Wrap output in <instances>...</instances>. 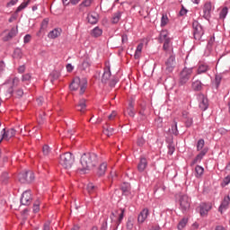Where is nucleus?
Returning <instances> with one entry per match:
<instances>
[{"instance_id": "nucleus-16", "label": "nucleus", "mask_w": 230, "mask_h": 230, "mask_svg": "<svg viewBox=\"0 0 230 230\" xmlns=\"http://www.w3.org/2000/svg\"><path fill=\"white\" fill-rule=\"evenodd\" d=\"M125 215V210H123L122 208H120L119 211L115 212V213H112L111 216V220H114V218L116 217H118V226H119L121 224V220H123V217Z\"/></svg>"}, {"instance_id": "nucleus-26", "label": "nucleus", "mask_w": 230, "mask_h": 230, "mask_svg": "<svg viewBox=\"0 0 230 230\" xmlns=\"http://www.w3.org/2000/svg\"><path fill=\"white\" fill-rule=\"evenodd\" d=\"M85 99H80L79 103L77 104V111L80 112H85L87 104H85Z\"/></svg>"}, {"instance_id": "nucleus-64", "label": "nucleus", "mask_w": 230, "mask_h": 230, "mask_svg": "<svg viewBox=\"0 0 230 230\" xmlns=\"http://www.w3.org/2000/svg\"><path fill=\"white\" fill-rule=\"evenodd\" d=\"M101 230H107V221H104L102 224Z\"/></svg>"}, {"instance_id": "nucleus-41", "label": "nucleus", "mask_w": 230, "mask_h": 230, "mask_svg": "<svg viewBox=\"0 0 230 230\" xmlns=\"http://www.w3.org/2000/svg\"><path fill=\"white\" fill-rule=\"evenodd\" d=\"M115 132V129L113 128H108L104 129L103 133L110 137V136H112Z\"/></svg>"}, {"instance_id": "nucleus-57", "label": "nucleus", "mask_w": 230, "mask_h": 230, "mask_svg": "<svg viewBox=\"0 0 230 230\" xmlns=\"http://www.w3.org/2000/svg\"><path fill=\"white\" fill-rule=\"evenodd\" d=\"M230 182V175L226 176L224 181H223V183H222V186H227V184H229Z\"/></svg>"}, {"instance_id": "nucleus-58", "label": "nucleus", "mask_w": 230, "mask_h": 230, "mask_svg": "<svg viewBox=\"0 0 230 230\" xmlns=\"http://www.w3.org/2000/svg\"><path fill=\"white\" fill-rule=\"evenodd\" d=\"M121 40H122V44H127L128 42V37L127 36V34H123L121 36Z\"/></svg>"}, {"instance_id": "nucleus-60", "label": "nucleus", "mask_w": 230, "mask_h": 230, "mask_svg": "<svg viewBox=\"0 0 230 230\" xmlns=\"http://www.w3.org/2000/svg\"><path fill=\"white\" fill-rule=\"evenodd\" d=\"M173 152H175V146H169V151H168L169 155H172Z\"/></svg>"}, {"instance_id": "nucleus-5", "label": "nucleus", "mask_w": 230, "mask_h": 230, "mask_svg": "<svg viewBox=\"0 0 230 230\" xmlns=\"http://www.w3.org/2000/svg\"><path fill=\"white\" fill-rule=\"evenodd\" d=\"M192 27H193V35H194L195 40H201L202 35H204V29H202V25H200L199 22L194 21L192 22Z\"/></svg>"}, {"instance_id": "nucleus-53", "label": "nucleus", "mask_w": 230, "mask_h": 230, "mask_svg": "<svg viewBox=\"0 0 230 230\" xmlns=\"http://www.w3.org/2000/svg\"><path fill=\"white\" fill-rule=\"evenodd\" d=\"M137 145V146H143V145H145V138H143V137H138Z\"/></svg>"}, {"instance_id": "nucleus-4", "label": "nucleus", "mask_w": 230, "mask_h": 230, "mask_svg": "<svg viewBox=\"0 0 230 230\" xmlns=\"http://www.w3.org/2000/svg\"><path fill=\"white\" fill-rule=\"evenodd\" d=\"M191 75H193V68L184 67L182 71L180 73L179 84L186 85V84L190 82V78H191Z\"/></svg>"}, {"instance_id": "nucleus-55", "label": "nucleus", "mask_w": 230, "mask_h": 230, "mask_svg": "<svg viewBox=\"0 0 230 230\" xmlns=\"http://www.w3.org/2000/svg\"><path fill=\"white\" fill-rule=\"evenodd\" d=\"M215 44V37H211L208 43V48H213V45Z\"/></svg>"}, {"instance_id": "nucleus-46", "label": "nucleus", "mask_w": 230, "mask_h": 230, "mask_svg": "<svg viewBox=\"0 0 230 230\" xmlns=\"http://www.w3.org/2000/svg\"><path fill=\"white\" fill-rule=\"evenodd\" d=\"M48 24H49V19L46 18L41 22L40 30H46V28H48Z\"/></svg>"}, {"instance_id": "nucleus-10", "label": "nucleus", "mask_w": 230, "mask_h": 230, "mask_svg": "<svg viewBox=\"0 0 230 230\" xmlns=\"http://www.w3.org/2000/svg\"><path fill=\"white\" fill-rule=\"evenodd\" d=\"M180 207L182 211H188L190 209V198L187 195H181L180 197Z\"/></svg>"}, {"instance_id": "nucleus-22", "label": "nucleus", "mask_w": 230, "mask_h": 230, "mask_svg": "<svg viewBox=\"0 0 230 230\" xmlns=\"http://www.w3.org/2000/svg\"><path fill=\"white\" fill-rule=\"evenodd\" d=\"M192 89L194 91H200L202 89V83L199 79L192 78Z\"/></svg>"}, {"instance_id": "nucleus-17", "label": "nucleus", "mask_w": 230, "mask_h": 230, "mask_svg": "<svg viewBox=\"0 0 230 230\" xmlns=\"http://www.w3.org/2000/svg\"><path fill=\"white\" fill-rule=\"evenodd\" d=\"M209 149L208 147H204L201 152L196 156V158L192 161L191 163V166H193V164H197V163H200L202 161V158L204 157V155H206L208 154V151Z\"/></svg>"}, {"instance_id": "nucleus-33", "label": "nucleus", "mask_w": 230, "mask_h": 230, "mask_svg": "<svg viewBox=\"0 0 230 230\" xmlns=\"http://www.w3.org/2000/svg\"><path fill=\"white\" fill-rule=\"evenodd\" d=\"M102 33H103V31H102V29H100L99 27H95L92 31L93 37H101Z\"/></svg>"}, {"instance_id": "nucleus-44", "label": "nucleus", "mask_w": 230, "mask_h": 230, "mask_svg": "<svg viewBox=\"0 0 230 230\" xmlns=\"http://www.w3.org/2000/svg\"><path fill=\"white\" fill-rule=\"evenodd\" d=\"M49 152H51V149L49 148V146L45 145L42 147V153L44 155H49Z\"/></svg>"}, {"instance_id": "nucleus-56", "label": "nucleus", "mask_w": 230, "mask_h": 230, "mask_svg": "<svg viewBox=\"0 0 230 230\" xmlns=\"http://www.w3.org/2000/svg\"><path fill=\"white\" fill-rule=\"evenodd\" d=\"M30 40H31V35H30V34L25 35L23 38L24 44H28V42H30Z\"/></svg>"}, {"instance_id": "nucleus-52", "label": "nucleus", "mask_w": 230, "mask_h": 230, "mask_svg": "<svg viewBox=\"0 0 230 230\" xmlns=\"http://www.w3.org/2000/svg\"><path fill=\"white\" fill-rule=\"evenodd\" d=\"M19 0H11L9 3L6 4V7L10 8L12 6H15V4H17Z\"/></svg>"}, {"instance_id": "nucleus-24", "label": "nucleus", "mask_w": 230, "mask_h": 230, "mask_svg": "<svg viewBox=\"0 0 230 230\" xmlns=\"http://www.w3.org/2000/svg\"><path fill=\"white\" fill-rule=\"evenodd\" d=\"M182 117L186 119L185 120V126L187 128H190L193 125V118L188 116V112H183Z\"/></svg>"}, {"instance_id": "nucleus-21", "label": "nucleus", "mask_w": 230, "mask_h": 230, "mask_svg": "<svg viewBox=\"0 0 230 230\" xmlns=\"http://www.w3.org/2000/svg\"><path fill=\"white\" fill-rule=\"evenodd\" d=\"M61 33H62V29L57 28V29H54L53 31H51L49 33L48 37H49V39H57L58 37H60Z\"/></svg>"}, {"instance_id": "nucleus-38", "label": "nucleus", "mask_w": 230, "mask_h": 230, "mask_svg": "<svg viewBox=\"0 0 230 230\" xmlns=\"http://www.w3.org/2000/svg\"><path fill=\"white\" fill-rule=\"evenodd\" d=\"M62 1L65 6H67V4H78L80 3V0H62Z\"/></svg>"}, {"instance_id": "nucleus-7", "label": "nucleus", "mask_w": 230, "mask_h": 230, "mask_svg": "<svg viewBox=\"0 0 230 230\" xmlns=\"http://www.w3.org/2000/svg\"><path fill=\"white\" fill-rule=\"evenodd\" d=\"M160 38L162 40H164V46H163L164 51H170V48L172 46V40H170V38H168V32L162 31L160 34Z\"/></svg>"}, {"instance_id": "nucleus-1", "label": "nucleus", "mask_w": 230, "mask_h": 230, "mask_svg": "<svg viewBox=\"0 0 230 230\" xmlns=\"http://www.w3.org/2000/svg\"><path fill=\"white\" fill-rule=\"evenodd\" d=\"M98 164V156L94 154L86 153L81 156L79 170L82 172L85 170H93Z\"/></svg>"}, {"instance_id": "nucleus-12", "label": "nucleus", "mask_w": 230, "mask_h": 230, "mask_svg": "<svg viewBox=\"0 0 230 230\" xmlns=\"http://www.w3.org/2000/svg\"><path fill=\"white\" fill-rule=\"evenodd\" d=\"M211 203H202L199 206V215L200 217H208V213L211 211Z\"/></svg>"}, {"instance_id": "nucleus-29", "label": "nucleus", "mask_w": 230, "mask_h": 230, "mask_svg": "<svg viewBox=\"0 0 230 230\" xmlns=\"http://www.w3.org/2000/svg\"><path fill=\"white\" fill-rule=\"evenodd\" d=\"M13 58L16 60L22 58V50L21 49H15L13 54Z\"/></svg>"}, {"instance_id": "nucleus-50", "label": "nucleus", "mask_w": 230, "mask_h": 230, "mask_svg": "<svg viewBox=\"0 0 230 230\" xmlns=\"http://www.w3.org/2000/svg\"><path fill=\"white\" fill-rule=\"evenodd\" d=\"M118 117V113L116 111H112L109 116H108V119L109 121H114L115 118Z\"/></svg>"}, {"instance_id": "nucleus-54", "label": "nucleus", "mask_w": 230, "mask_h": 230, "mask_svg": "<svg viewBox=\"0 0 230 230\" xmlns=\"http://www.w3.org/2000/svg\"><path fill=\"white\" fill-rule=\"evenodd\" d=\"M30 80H31V75L30 74H25L22 76V82H30Z\"/></svg>"}, {"instance_id": "nucleus-43", "label": "nucleus", "mask_w": 230, "mask_h": 230, "mask_svg": "<svg viewBox=\"0 0 230 230\" xmlns=\"http://www.w3.org/2000/svg\"><path fill=\"white\" fill-rule=\"evenodd\" d=\"M127 229H128V230L134 229V219H132V218L128 219Z\"/></svg>"}, {"instance_id": "nucleus-28", "label": "nucleus", "mask_w": 230, "mask_h": 230, "mask_svg": "<svg viewBox=\"0 0 230 230\" xmlns=\"http://www.w3.org/2000/svg\"><path fill=\"white\" fill-rule=\"evenodd\" d=\"M111 78V69L108 68L104 71L102 77V84H107L109 82V79Z\"/></svg>"}, {"instance_id": "nucleus-36", "label": "nucleus", "mask_w": 230, "mask_h": 230, "mask_svg": "<svg viewBox=\"0 0 230 230\" xmlns=\"http://www.w3.org/2000/svg\"><path fill=\"white\" fill-rule=\"evenodd\" d=\"M169 132H171V134H173V136H179V129L177 128V122L174 121V125L172 126V128L169 129Z\"/></svg>"}, {"instance_id": "nucleus-20", "label": "nucleus", "mask_w": 230, "mask_h": 230, "mask_svg": "<svg viewBox=\"0 0 230 230\" xmlns=\"http://www.w3.org/2000/svg\"><path fill=\"white\" fill-rule=\"evenodd\" d=\"M146 166H148V162L146 161V158H140L137 165L138 172H143L144 170H146Z\"/></svg>"}, {"instance_id": "nucleus-47", "label": "nucleus", "mask_w": 230, "mask_h": 230, "mask_svg": "<svg viewBox=\"0 0 230 230\" xmlns=\"http://www.w3.org/2000/svg\"><path fill=\"white\" fill-rule=\"evenodd\" d=\"M166 24H168V16L163 14L161 19V26H166Z\"/></svg>"}, {"instance_id": "nucleus-19", "label": "nucleus", "mask_w": 230, "mask_h": 230, "mask_svg": "<svg viewBox=\"0 0 230 230\" xmlns=\"http://www.w3.org/2000/svg\"><path fill=\"white\" fill-rule=\"evenodd\" d=\"M8 84H12L13 86H11L8 90H7V93L8 94H13V87H17V85H19V78L14 77L13 79H9L7 81V84L5 85H8Z\"/></svg>"}, {"instance_id": "nucleus-34", "label": "nucleus", "mask_w": 230, "mask_h": 230, "mask_svg": "<svg viewBox=\"0 0 230 230\" xmlns=\"http://www.w3.org/2000/svg\"><path fill=\"white\" fill-rule=\"evenodd\" d=\"M195 172L196 177H202V175L204 174V167L198 165L195 168Z\"/></svg>"}, {"instance_id": "nucleus-61", "label": "nucleus", "mask_w": 230, "mask_h": 230, "mask_svg": "<svg viewBox=\"0 0 230 230\" xmlns=\"http://www.w3.org/2000/svg\"><path fill=\"white\" fill-rule=\"evenodd\" d=\"M50 225H51L50 222L45 223L42 230H51V228L49 227Z\"/></svg>"}, {"instance_id": "nucleus-37", "label": "nucleus", "mask_w": 230, "mask_h": 230, "mask_svg": "<svg viewBox=\"0 0 230 230\" xmlns=\"http://www.w3.org/2000/svg\"><path fill=\"white\" fill-rule=\"evenodd\" d=\"M188 224V218L184 217L182 218L179 224H178V229L182 230L183 227H186V225Z\"/></svg>"}, {"instance_id": "nucleus-6", "label": "nucleus", "mask_w": 230, "mask_h": 230, "mask_svg": "<svg viewBox=\"0 0 230 230\" xmlns=\"http://www.w3.org/2000/svg\"><path fill=\"white\" fill-rule=\"evenodd\" d=\"M18 179H19L20 182H22L23 184L25 182H33V181L35 180V174L31 171H27L24 172H21L18 175Z\"/></svg>"}, {"instance_id": "nucleus-9", "label": "nucleus", "mask_w": 230, "mask_h": 230, "mask_svg": "<svg viewBox=\"0 0 230 230\" xmlns=\"http://www.w3.org/2000/svg\"><path fill=\"white\" fill-rule=\"evenodd\" d=\"M199 100V106L201 111H207V109L209 107V102H208V98L205 97L204 94L199 93L198 95Z\"/></svg>"}, {"instance_id": "nucleus-59", "label": "nucleus", "mask_w": 230, "mask_h": 230, "mask_svg": "<svg viewBox=\"0 0 230 230\" xmlns=\"http://www.w3.org/2000/svg\"><path fill=\"white\" fill-rule=\"evenodd\" d=\"M128 116H130L131 118H134V116H136V111H134V109L132 108H128Z\"/></svg>"}, {"instance_id": "nucleus-63", "label": "nucleus", "mask_w": 230, "mask_h": 230, "mask_svg": "<svg viewBox=\"0 0 230 230\" xmlns=\"http://www.w3.org/2000/svg\"><path fill=\"white\" fill-rule=\"evenodd\" d=\"M136 50L141 53L143 51V43H139Z\"/></svg>"}, {"instance_id": "nucleus-13", "label": "nucleus", "mask_w": 230, "mask_h": 230, "mask_svg": "<svg viewBox=\"0 0 230 230\" xmlns=\"http://www.w3.org/2000/svg\"><path fill=\"white\" fill-rule=\"evenodd\" d=\"M165 66L166 71H168V73H172V71H173V67H175V57L170 56V58L165 62Z\"/></svg>"}, {"instance_id": "nucleus-23", "label": "nucleus", "mask_w": 230, "mask_h": 230, "mask_svg": "<svg viewBox=\"0 0 230 230\" xmlns=\"http://www.w3.org/2000/svg\"><path fill=\"white\" fill-rule=\"evenodd\" d=\"M106 172H107V163L101 164L97 171V175H99V177H102V175H105Z\"/></svg>"}, {"instance_id": "nucleus-11", "label": "nucleus", "mask_w": 230, "mask_h": 230, "mask_svg": "<svg viewBox=\"0 0 230 230\" xmlns=\"http://www.w3.org/2000/svg\"><path fill=\"white\" fill-rule=\"evenodd\" d=\"M2 132L3 134L2 138L0 139V143H2L3 139H4V141H10V139H12V137H14L15 136V129L13 128L8 130L4 128Z\"/></svg>"}, {"instance_id": "nucleus-2", "label": "nucleus", "mask_w": 230, "mask_h": 230, "mask_svg": "<svg viewBox=\"0 0 230 230\" xmlns=\"http://www.w3.org/2000/svg\"><path fill=\"white\" fill-rule=\"evenodd\" d=\"M80 89V94H84L85 90L87 89V80L80 79L79 77H75L70 84L71 91H78Z\"/></svg>"}, {"instance_id": "nucleus-62", "label": "nucleus", "mask_w": 230, "mask_h": 230, "mask_svg": "<svg viewBox=\"0 0 230 230\" xmlns=\"http://www.w3.org/2000/svg\"><path fill=\"white\" fill-rule=\"evenodd\" d=\"M22 94H24L22 89H19L16 91V95L18 96V98H22Z\"/></svg>"}, {"instance_id": "nucleus-51", "label": "nucleus", "mask_w": 230, "mask_h": 230, "mask_svg": "<svg viewBox=\"0 0 230 230\" xmlns=\"http://www.w3.org/2000/svg\"><path fill=\"white\" fill-rule=\"evenodd\" d=\"M91 4H93V0H84L81 6L89 7Z\"/></svg>"}, {"instance_id": "nucleus-42", "label": "nucleus", "mask_w": 230, "mask_h": 230, "mask_svg": "<svg viewBox=\"0 0 230 230\" xmlns=\"http://www.w3.org/2000/svg\"><path fill=\"white\" fill-rule=\"evenodd\" d=\"M87 191L88 193H94L96 191V186H94L93 183H89L87 185Z\"/></svg>"}, {"instance_id": "nucleus-49", "label": "nucleus", "mask_w": 230, "mask_h": 230, "mask_svg": "<svg viewBox=\"0 0 230 230\" xmlns=\"http://www.w3.org/2000/svg\"><path fill=\"white\" fill-rule=\"evenodd\" d=\"M204 139H199L197 144V150H202V148H204Z\"/></svg>"}, {"instance_id": "nucleus-35", "label": "nucleus", "mask_w": 230, "mask_h": 230, "mask_svg": "<svg viewBox=\"0 0 230 230\" xmlns=\"http://www.w3.org/2000/svg\"><path fill=\"white\" fill-rule=\"evenodd\" d=\"M28 4H30V0H26L25 2L22 3L16 9V13H19V12H21L22 10H24V8H26V6H28Z\"/></svg>"}, {"instance_id": "nucleus-39", "label": "nucleus", "mask_w": 230, "mask_h": 230, "mask_svg": "<svg viewBox=\"0 0 230 230\" xmlns=\"http://www.w3.org/2000/svg\"><path fill=\"white\" fill-rule=\"evenodd\" d=\"M8 179H10V176H8V172H3L0 176V180L2 181V182H4V184H6V182H8Z\"/></svg>"}, {"instance_id": "nucleus-18", "label": "nucleus", "mask_w": 230, "mask_h": 230, "mask_svg": "<svg viewBox=\"0 0 230 230\" xmlns=\"http://www.w3.org/2000/svg\"><path fill=\"white\" fill-rule=\"evenodd\" d=\"M211 9H212V6H211V3L208 2L204 4V7H203V17L205 19H209L211 17Z\"/></svg>"}, {"instance_id": "nucleus-31", "label": "nucleus", "mask_w": 230, "mask_h": 230, "mask_svg": "<svg viewBox=\"0 0 230 230\" xmlns=\"http://www.w3.org/2000/svg\"><path fill=\"white\" fill-rule=\"evenodd\" d=\"M89 67H91V60L89 58H86L82 63L81 68L83 69V71H87Z\"/></svg>"}, {"instance_id": "nucleus-48", "label": "nucleus", "mask_w": 230, "mask_h": 230, "mask_svg": "<svg viewBox=\"0 0 230 230\" xmlns=\"http://www.w3.org/2000/svg\"><path fill=\"white\" fill-rule=\"evenodd\" d=\"M50 76L52 77L51 82L53 83V80H58V78L60 76V73L54 71V72H52Z\"/></svg>"}, {"instance_id": "nucleus-25", "label": "nucleus", "mask_w": 230, "mask_h": 230, "mask_svg": "<svg viewBox=\"0 0 230 230\" xmlns=\"http://www.w3.org/2000/svg\"><path fill=\"white\" fill-rule=\"evenodd\" d=\"M87 21L90 24H96L98 22V15L96 13H89Z\"/></svg>"}, {"instance_id": "nucleus-14", "label": "nucleus", "mask_w": 230, "mask_h": 230, "mask_svg": "<svg viewBox=\"0 0 230 230\" xmlns=\"http://www.w3.org/2000/svg\"><path fill=\"white\" fill-rule=\"evenodd\" d=\"M17 33H19L18 27H13L9 33L3 38V40H4V42H8V40H12V39H13V37H15Z\"/></svg>"}, {"instance_id": "nucleus-3", "label": "nucleus", "mask_w": 230, "mask_h": 230, "mask_svg": "<svg viewBox=\"0 0 230 230\" xmlns=\"http://www.w3.org/2000/svg\"><path fill=\"white\" fill-rule=\"evenodd\" d=\"M75 163V155L73 154L67 152L60 155L59 164L66 168V170H69L73 166Z\"/></svg>"}, {"instance_id": "nucleus-40", "label": "nucleus", "mask_w": 230, "mask_h": 230, "mask_svg": "<svg viewBox=\"0 0 230 230\" xmlns=\"http://www.w3.org/2000/svg\"><path fill=\"white\" fill-rule=\"evenodd\" d=\"M227 13H228L227 7H224V8L221 10L220 13H219L220 19H226V15H227Z\"/></svg>"}, {"instance_id": "nucleus-27", "label": "nucleus", "mask_w": 230, "mask_h": 230, "mask_svg": "<svg viewBox=\"0 0 230 230\" xmlns=\"http://www.w3.org/2000/svg\"><path fill=\"white\" fill-rule=\"evenodd\" d=\"M121 12L118 11L115 13H113L111 17V22L112 24H118L119 22V19H121Z\"/></svg>"}, {"instance_id": "nucleus-45", "label": "nucleus", "mask_w": 230, "mask_h": 230, "mask_svg": "<svg viewBox=\"0 0 230 230\" xmlns=\"http://www.w3.org/2000/svg\"><path fill=\"white\" fill-rule=\"evenodd\" d=\"M40 201L37 200L34 202V205H33V212L34 213H39V211L40 209Z\"/></svg>"}, {"instance_id": "nucleus-8", "label": "nucleus", "mask_w": 230, "mask_h": 230, "mask_svg": "<svg viewBox=\"0 0 230 230\" xmlns=\"http://www.w3.org/2000/svg\"><path fill=\"white\" fill-rule=\"evenodd\" d=\"M31 200H33V199L31 198V191H24L21 198V203L22 204V206H30V204H31Z\"/></svg>"}, {"instance_id": "nucleus-15", "label": "nucleus", "mask_w": 230, "mask_h": 230, "mask_svg": "<svg viewBox=\"0 0 230 230\" xmlns=\"http://www.w3.org/2000/svg\"><path fill=\"white\" fill-rule=\"evenodd\" d=\"M150 215V212L148 211V208H144L138 215L137 222L138 224H143L146 218H148V216Z\"/></svg>"}, {"instance_id": "nucleus-30", "label": "nucleus", "mask_w": 230, "mask_h": 230, "mask_svg": "<svg viewBox=\"0 0 230 230\" xmlns=\"http://www.w3.org/2000/svg\"><path fill=\"white\" fill-rule=\"evenodd\" d=\"M121 190H122V192L125 193V195H128L130 193V183L128 182H124L122 185H121Z\"/></svg>"}, {"instance_id": "nucleus-32", "label": "nucleus", "mask_w": 230, "mask_h": 230, "mask_svg": "<svg viewBox=\"0 0 230 230\" xmlns=\"http://www.w3.org/2000/svg\"><path fill=\"white\" fill-rule=\"evenodd\" d=\"M209 69V66L208 65L201 64L199 66L198 68V75H202V73H206Z\"/></svg>"}]
</instances>
